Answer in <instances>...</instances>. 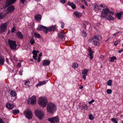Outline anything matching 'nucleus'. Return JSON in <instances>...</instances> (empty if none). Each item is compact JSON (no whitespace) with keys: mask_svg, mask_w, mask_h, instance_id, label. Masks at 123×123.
Here are the masks:
<instances>
[{"mask_svg":"<svg viewBox=\"0 0 123 123\" xmlns=\"http://www.w3.org/2000/svg\"><path fill=\"white\" fill-rule=\"evenodd\" d=\"M100 6L105 8L102 11V16L106 20H112L114 19V18L112 15L114 14L113 12L111 11L107 7L103 4Z\"/></svg>","mask_w":123,"mask_h":123,"instance_id":"nucleus-1","label":"nucleus"},{"mask_svg":"<svg viewBox=\"0 0 123 123\" xmlns=\"http://www.w3.org/2000/svg\"><path fill=\"white\" fill-rule=\"evenodd\" d=\"M47 109L49 113H53L56 110V106L54 103L49 102L47 105Z\"/></svg>","mask_w":123,"mask_h":123,"instance_id":"nucleus-2","label":"nucleus"},{"mask_svg":"<svg viewBox=\"0 0 123 123\" xmlns=\"http://www.w3.org/2000/svg\"><path fill=\"white\" fill-rule=\"evenodd\" d=\"M38 104L43 107H45L48 103L47 98L45 97H40L38 101Z\"/></svg>","mask_w":123,"mask_h":123,"instance_id":"nucleus-3","label":"nucleus"},{"mask_svg":"<svg viewBox=\"0 0 123 123\" xmlns=\"http://www.w3.org/2000/svg\"><path fill=\"white\" fill-rule=\"evenodd\" d=\"M35 115L40 119H42L44 117L43 111L41 110H37L35 111Z\"/></svg>","mask_w":123,"mask_h":123,"instance_id":"nucleus-4","label":"nucleus"},{"mask_svg":"<svg viewBox=\"0 0 123 123\" xmlns=\"http://www.w3.org/2000/svg\"><path fill=\"white\" fill-rule=\"evenodd\" d=\"M24 113L26 117L28 119H30L32 118V114L30 110L28 109L25 110Z\"/></svg>","mask_w":123,"mask_h":123,"instance_id":"nucleus-5","label":"nucleus"},{"mask_svg":"<svg viewBox=\"0 0 123 123\" xmlns=\"http://www.w3.org/2000/svg\"><path fill=\"white\" fill-rule=\"evenodd\" d=\"M8 43L11 48L13 50L15 49L17 47V44L15 41H13L9 40L8 41Z\"/></svg>","mask_w":123,"mask_h":123,"instance_id":"nucleus-6","label":"nucleus"},{"mask_svg":"<svg viewBox=\"0 0 123 123\" xmlns=\"http://www.w3.org/2000/svg\"><path fill=\"white\" fill-rule=\"evenodd\" d=\"M4 9L5 10V13L7 14L13 12L14 10V8L13 6H9L7 9H6V7L4 8Z\"/></svg>","mask_w":123,"mask_h":123,"instance_id":"nucleus-7","label":"nucleus"},{"mask_svg":"<svg viewBox=\"0 0 123 123\" xmlns=\"http://www.w3.org/2000/svg\"><path fill=\"white\" fill-rule=\"evenodd\" d=\"M48 120L51 123H58L59 122V119L57 116L49 118Z\"/></svg>","mask_w":123,"mask_h":123,"instance_id":"nucleus-8","label":"nucleus"},{"mask_svg":"<svg viewBox=\"0 0 123 123\" xmlns=\"http://www.w3.org/2000/svg\"><path fill=\"white\" fill-rule=\"evenodd\" d=\"M7 23L2 24L0 27V33H1L5 31L6 29L7 26Z\"/></svg>","mask_w":123,"mask_h":123,"instance_id":"nucleus-9","label":"nucleus"},{"mask_svg":"<svg viewBox=\"0 0 123 123\" xmlns=\"http://www.w3.org/2000/svg\"><path fill=\"white\" fill-rule=\"evenodd\" d=\"M30 101L32 105L35 104L37 102L36 96H32L30 99Z\"/></svg>","mask_w":123,"mask_h":123,"instance_id":"nucleus-10","label":"nucleus"},{"mask_svg":"<svg viewBox=\"0 0 123 123\" xmlns=\"http://www.w3.org/2000/svg\"><path fill=\"white\" fill-rule=\"evenodd\" d=\"M89 70L86 69L84 70L82 72V74L83 75L82 78L84 80H85L86 79V77L87 75V72Z\"/></svg>","mask_w":123,"mask_h":123,"instance_id":"nucleus-11","label":"nucleus"},{"mask_svg":"<svg viewBox=\"0 0 123 123\" xmlns=\"http://www.w3.org/2000/svg\"><path fill=\"white\" fill-rule=\"evenodd\" d=\"M38 50L36 51V50H33L32 51V53L33 54V58L35 60H36L37 59L36 58L37 55V53L39 52Z\"/></svg>","mask_w":123,"mask_h":123,"instance_id":"nucleus-12","label":"nucleus"},{"mask_svg":"<svg viewBox=\"0 0 123 123\" xmlns=\"http://www.w3.org/2000/svg\"><path fill=\"white\" fill-rule=\"evenodd\" d=\"M16 0H6L5 5L6 6H7L8 5L12 4L15 2Z\"/></svg>","mask_w":123,"mask_h":123,"instance_id":"nucleus-13","label":"nucleus"},{"mask_svg":"<svg viewBox=\"0 0 123 123\" xmlns=\"http://www.w3.org/2000/svg\"><path fill=\"white\" fill-rule=\"evenodd\" d=\"M65 34V33L63 32V31L62 30L61 32L58 33V36L59 38L62 39L64 37V34Z\"/></svg>","mask_w":123,"mask_h":123,"instance_id":"nucleus-14","label":"nucleus"},{"mask_svg":"<svg viewBox=\"0 0 123 123\" xmlns=\"http://www.w3.org/2000/svg\"><path fill=\"white\" fill-rule=\"evenodd\" d=\"M16 33L18 38L21 39L23 38V35L20 31H18L16 32Z\"/></svg>","mask_w":123,"mask_h":123,"instance_id":"nucleus-15","label":"nucleus"},{"mask_svg":"<svg viewBox=\"0 0 123 123\" xmlns=\"http://www.w3.org/2000/svg\"><path fill=\"white\" fill-rule=\"evenodd\" d=\"M50 63V62L48 60H44L42 61L43 65V66L49 65Z\"/></svg>","mask_w":123,"mask_h":123,"instance_id":"nucleus-16","label":"nucleus"},{"mask_svg":"<svg viewBox=\"0 0 123 123\" xmlns=\"http://www.w3.org/2000/svg\"><path fill=\"white\" fill-rule=\"evenodd\" d=\"M47 80L46 81H40L38 84L36 85V86L37 88H38L39 86H40L44 84H45L46 82H47Z\"/></svg>","mask_w":123,"mask_h":123,"instance_id":"nucleus-17","label":"nucleus"},{"mask_svg":"<svg viewBox=\"0 0 123 123\" xmlns=\"http://www.w3.org/2000/svg\"><path fill=\"white\" fill-rule=\"evenodd\" d=\"M91 49H89V54L88 55V57L90 58L91 59H92L93 58V53Z\"/></svg>","mask_w":123,"mask_h":123,"instance_id":"nucleus-18","label":"nucleus"},{"mask_svg":"<svg viewBox=\"0 0 123 123\" xmlns=\"http://www.w3.org/2000/svg\"><path fill=\"white\" fill-rule=\"evenodd\" d=\"M14 105H13L9 103H7L6 105V107L8 109H12L14 107Z\"/></svg>","mask_w":123,"mask_h":123,"instance_id":"nucleus-19","label":"nucleus"},{"mask_svg":"<svg viewBox=\"0 0 123 123\" xmlns=\"http://www.w3.org/2000/svg\"><path fill=\"white\" fill-rule=\"evenodd\" d=\"M4 57L1 55H0V65H2L4 64Z\"/></svg>","mask_w":123,"mask_h":123,"instance_id":"nucleus-20","label":"nucleus"},{"mask_svg":"<svg viewBox=\"0 0 123 123\" xmlns=\"http://www.w3.org/2000/svg\"><path fill=\"white\" fill-rule=\"evenodd\" d=\"M49 32L54 31L55 30L56 28L55 25H53L50 27H48Z\"/></svg>","mask_w":123,"mask_h":123,"instance_id":"nucleus-21","label":"nucleus"},{"mask_svg":"<svg viewBox=\"0 0 123 123\" xmlns=\"http://www.w3.org/2000/svg\"><path fill=\"white\" fill-rule=\"evenodd\" d=\"M67 3L68 5L71 7L72 9H74L76 8V5L74 3L68 2Z\"/></svg>","mask_w":123,"mask_h":123,"instance_id":"nucleus-22","label":"nucleus"},{"mask_svg":"<svg viewBox=\"0 0 123 123\" xmlns=\"http://www.w3.org/2000/svg\"><path fill=\"white\" fill-rule=\"evenodd\" d=\"M102 38V37L100 35H97L95 36L93 38H92L94 40L96 39L98 40H100Z\"/></svg>","mask_w":123,"mask_h":123,"instance_id":"nucleus-23","label":"nucleus"},{"mask_svg":"<svg viewBox=\"0 0 123 123\" xmlns=\"http://www.w3.org/2000/svg\"><path fill=\"white\" fill-rule=\"evenodd\" d=\"M74 14L77 17H79L81 16L82 14L81 13L76 11L74 12Z\"/></svg>","mask_w":123,"mask_h":123,"instance_id":"nucleus-24","label":"nucleus"},{"mask_svg":"<svg viewBox=\"0 0 123 123\" xmlns=\"http://www.w3.org/2000/svg\"><path fill=\"white\" fill-rule=\"evenodd\" d=\"M41 16L40 15H36L35 16V20L37 21H40L41 19Z\"/></svg>","mask_w":123,"mask_h":123,"instance_id":"nucleus-25","label":"nucleus"},{"mask_svg":"<svg viewBox=\"0 0 123 123\" xmlns=\"http://www.w3.org/2000/svg\"><path fill=\"white\" fill-rule=\"evenodd\" d=\"M6 14H7L6 13H5L4 11H3V12L0 13V19H2L5 17Z\"/></svg>","mask_w":123,"mask_h":123,"instance_id":"nucleus-26","label":"nucleus"},{"mask_svg":"<svg viewBox=\"0 0 123 123\" xmlns=\"http://www.w3.org/2000/svg\"><path fill=\"white\" fill-rule=\"evenodd\" d=\"M44 26L41 25H39L38 27L37 28V30L41 31L42 30Z\"/></svg>","mask_w":123,"mask_h":123,"instance_id":"nucleus-27","label":"nucleus"},{"mask_svg":"<svg viewBox=\"0 0 123 123\" xmlns=\"http://www.w3.org/2000/svg\"><path fill=\"white\" fill-rule=\"evenodd\" d=\"M42 31H43L44 33L47 34L48 32H49L48 27L47 28L46 27L44 26Z\"/></svg>","mask_w":123,"mask_h":123,"instance_id":"nucleus-28","label":"nucleus"},{"mask_svg":"<svg viewBox=\"0 0 123 123\" xmlns=\"http://www.w3.org/2000/svg\"><path fill=\"white\" fill-rule=\"evenodd\" d=\"M10 95L11 97H15V96L16 95V93L14 91H12L10 93Z\"/></svg>","mask_w":123,"mask_h":123,"instance_id":"nucleus-29","label":"nucleus"},{"mask_svg":"<svg viewBox=\"0 0 123 123\" xmlns=\"http://www.w3.org/2000/svg\"><path fill=\"white\" fill-rule=\"evenodd\" d=\"M123 12H119L117 13L116 15V16L119 19H120L121 18V15L123 14Z\"/></svg>","mask_w":123,"mask_h":123,"instance_id":"nucleus-30","label":"nucleus"},{"mask_svg":"<svg viewBox=\"0 0 123 123\" xmlns=\"http://www.w3.org/2000/svg\"><path fill=\"white\" fill-rule=\"evenodd\" d=\"M78 67V64L76 63H74L73 64L72 67L74 68H77Z\"/></svg>","mask_w":123,"mask_h":123,"instance_id":"nucleus-31","label":"nucleus"},{"mask_svg":"<svg viewBox=\"0 0 123 123\" xmlns=\"http://www.w3.org/2000/svg\"><path fill=\"white\" fill-rule=\"evenodd\" d=\"M111 60H109L110 62H114V60L117 59L116 57L114 56H113L110 58Z\"/></svg>","mask_w":123,"mask_h":123,"instance_id":"nucleus-32","label":"nucleus"},{"mask_svg":"<svg viewBox=\"0 0 123 123\" xmlns=\"http://www.w3.org/2000/svg\"><path fill=\"white\" fill-rule=\"evenodd\" d=\"M83 109L85 110H87L88 109V107L86 104H84L82 106Z\"/></svg>","mask_w":123,"mask_h":123,"instance_id":"nucleus-33","label":"nucleus"},{"mask_svg":"<svg viewBox=\"0 0 123 123\" xmlns=\"http://www.w3.org/2000/svg\"><path fill=\"white\" fill-rule=\"evenodd\" d=\"M12 112L14 114H18L19 112L18 110H12Z\"/></svg>","mask_w":123,"mask_h":123,"instance_id":"nucleus-34","label":"nucleus"},{"mask_svg":"<svg viewBox=\"0 0 123 123\" xmlns=\"http://www.w3.org/2000/svg\"><path fill=\"white\" fill-rule=\"evenodd\" d=\"M34 35L35 37L37 38H39L40 37V35L38 33L35 32L34 33Z\"/></svg>","mask_w":123,"mask_h":123,"instance_id":"nucleus-35","label":"nucleus"},{"mask_svg":"<svg viewBox=\"0 0 123 123\" xmlns=\"http://www.w3.org/2000/svg\"><path fill=\"white\" fill-rule=\"evenodd\" d=\"M82 36L84 37H85L86 36L87 34L86 32L84 31H83L82 32Z\"/></svg>","mask_w":123,"mask_h":123,"instance_id":"nucleus-36","label":"nucleus"},{"mask_svg":"<svg viewBox=\"0 0 123 123\" xmlns=\"http://www.w3.org/2000/svg\"><path fill=\"white\" fill-rule=\"evenodd\" d=\"M93 42L95 45H98L99 44V43L98 41H95L94 40H93Z\"/></svg>","mask_w":123,"mask_h":123,"instance_id":"nucleus-37","label":"nucleus"},{"mask_svg":"<svg viewBox=\"0 0 123 123\" xmlns=\"http://www.w3.org/2000/svg\"><path fill=\"white\" fill-rule=\"evenodd\" d=\"M89 118L90 120H92L94 119V117L92 115V114H90L89 116Z\"/></svg>","mask_w":123,"mask_h":123,"instance_id":"nucleus-38","label":"nucleus"},{"mask_svg":"<svg viewBox=\"0 0 123 123\" xmlns=\"http://www.w3.org/2000/svg\"><path fill=\"white\" fill-rule=\"evenodd\" d=\"M112 81L111 80H109L107 82V84L109 86H111V85Z\"/></svg>","mask_w":123,"mask_h":123,"instance_id":"nucleus-39","label":"nucleus"},{"mask_svg":"<svg viewBox=\"0 0 123 123\" xmlns=\"http://www.w3.org/2000/svg\"><path fill=\"white\" fill-rule=\"evenodd\" d=\"M30 82L28 80H27L25 81V84L26 85H29H29L30 84Z\"/></svg>","mask_w":123,"mask_h":123,"instance_id":"nucleus-40","label":"nucleus"},{"mask_svg":"<svg viewBox=\"0 0 123 123\" xmlns=\"http://www.w3.org/2000/svg\"><path fill=\"white\" fill-rule=\"evenodd\" d=\"M111 120L114 123H118L117 121L116 120V119L115 118H112L111 119Z\"/></svg>","mask_w":123,"mask_h":123,"instance_id":"nucleus-41","label":"nucleus"},{"mask_svg":"<svg viewBox=\"0 0 123 123\" xmlns=\"http://www.w3.org/2000/svg\"><path fill=\"white\" fill-rule=\"evenodd\" d=\"M106 92L108 94H110L111 93L112 91L111 89H108L106 90Z\"/></svg>","mask_w":123,"mask_h":123,"instance_id":"nucleus-42","label":"nucleus"},{"mask_svg":"<svg viewBox=\"0 0 123 123\" xmlns=\"http://www.w3.org/2000/svg\"><path fill=\"white\" fill-rule=\"evenodd\" d=\"M30 43L32 45L34 44L35 43L34 40L33 39H31L30 41Z\"/></svg>","mask_w":123,"mask_h":123,"instance_id":"nucleus-43","label":"nucleus"},{"mask_svg":"<svg viewBox=\"0 0 123 123\" xmlns=\"http://www.w3.org/2000/svg\"><path fill=\"white\" fill-rule=\"evenodd\" d=\"M15 99V97H11V98L9 99V101L11 102H12L14 101Z\"/></svg>","mask_w":123,"mask_h":123,"instance_id":"nucleus-44","label":"nucleus"},{"mask_svg":"<svg viewBox=\"0 0 123 123\" xmlns=\"http://www.w3.org/2000/svg\"><path fill=\"white\" fill-rule=\"evenodd\" d=\"M60 1L63 4H64L66 2V0H60Z\"/></svg>","mask_w":123,"mask_h":123,"instance_id":"nucleus-45","label":"nucleus"},{"mask_svg":"<svg viewBox=\"0 0 123 123\" xmlns=\"http://www.w3.org/2000/svg\"><path fill=\"white\" fill-rule=\"evenodd\" d=\"M16 31V28L14 27H13L12 28V32H14Z\"/></svg>","mask_w":123,"mask_h":123,"instance_id":"nucleus-46","label":"nucleus"},{"mask_svg":"<svg viewBox=\"0 0 123 123\" xmlns=\"http://www.w3.org/2000/svg\"><path fill=\"white\" fill-rule=\"evenodd\" d=\"M119 42V41L118 40H117L114 43V45L115 46H116L118 44V43Z\"/></svg>","mask_w":123,"mask_h":123,"instance_id":"nucleus-47","label":"nucleus"},{"mask_svg":"<svg viewBox=\"0 0 123 123\" xmlns=\"http://www.w3.org/2000/svg\"><path fill=\"white\" fill-rule=\"evenodd\" d=\"M94 101V100L93 99H92L91 101L89 102L88 103L90 104H91Z\"/></svg>","mask_w":123,"mask_h":123,"instance_id":"nucleus-48","label":"nucleus"},{"mask_svg":"<svg viewBox=\"0 0 123 123\" xmlns=\"http://www.w3.org/2000/svg\"><path fill=\"white\" fill-rule=\"evenodd\" d=\"M61 24L62 25H61V27L62 28H64V22H61Z\"/></svg>","mask_w":123,"mask_h":123,"instance_id":"nucleus-49","label":"nucleus"},{"mask_svg":"<svg viewBox=\"0 0 123 123\" xmlns=\"http://www.w3.org/2000/svg\"><path fill=\"white\" fill-rule=\"evenodd\" d=\"M120 32V31H118V32H116V33H114V34H113V36H116V35L117 34H118V33H119Z\"/></svg>","mask_w":123,"mask_h":123,"instance_id":"nucleus-50","label":"nucleus"},{"mask_svg":"<svg viewBox=\"0 0 123 123\" xmlns=\"http://www.w3.org/2000/svg\"><path fill=\"white\" fill-rule=\"evenodd\" d=\"M17 66L19 67H20L21 66V63H18L17 64Z\"/></svg>","mask_w":123,"mask_h":123,"instance_id":"nucleus-51","label":"nucleus"},{"mask_svg":"<svg viewBox=\"0 0 123 123\" xmlns=\"http://www.w3.org/2000/svg\"><path fill=\"white\" fill-rule=\"evenodd\" d=\"M4 121L1 118H0V123H4Z\"/></svg>","mask_w":123,"mask_h":123,"instance_id":"nucleus-52","label":"nucleus"},{"mask_svg":"<svg viewBox=\"0 0 123 123\" xmlns=\"http://www.w3.org/2000/svg\"><path fill=\"white\" fill-rule=\"evenodd\" d=\"M92 40H94V39H93L92 38L89 40L88 41L89 42H91Z\"/></svg>","mask_w":123,"mask_h":123,"instance_id":"nucleus-53","label":"nucleus"},{"mask_svg":"<svg viewBox=\"0 0 123 123\" xmlns=\"http://www.w3.org/2000/svg\"><path fill=\"white\" fill-rule=\"evenodd\" d=\"M123 51V49H122L119 50L118 51V52L119 53H121Z\"/></svg>","mask_w":123,"mask_h":123,"instance_id":"nucleus-54","label":"nucleus"},{"mask_svg":"<svg viewBox=\"0 0 123 123\" xmlns=\"http://www.w3.org/2000/svg\"><path fill=\"white\" fill-rule=\"evenodd\" d=\"M25 0H21V2L23 4L25 3Z\"/></svg>","mask_w":123,"mask_h":123,"instance_id":"nucleus-55","label":"nucleus"},{"mask_svg":"<svg viewBox=\"0 0 123 123\" xmlns=\"http://www.w3.org/2000/svg\"><path fill=\"white\" fill-rule=\"evenodd\" d=\"M84 4H85L86 6H87V4L86 3V1L85 0H84Z\"/></svg>","mask_w":123,"mask_h":123,"instance_id":"nucleus-56","label":"nucleus"},{"mask_svg":"<svg viewBox=\"0 0 123 123\" xmlns=\"http://www.w3.org/2000/svg\"><path fill=\"white\" fill-rule=\"evenodd\" d=\"M42 56V55L41 54H39V56H38V58H40L41 56Z\"/></svg>","mask_w":123,"mask_h":123,"instance_id":"nucleus-57","label":"nucleus"},{"mask_svg":"<svg viewBox=\"0 0 123 123\" xmlns=\"http://www.w3.org/2000/svg\"><path fill=\"white\" fill-rule=\"evenodd\" d=\"M80 7L83 9H84L85 8V6H81Z\"/></svg>","mask_w":123,"mask_h":123,"instance_id":"nucleus-58","label":"nucleus"},{"mask_svg":"<svg viewBox=\"0 0 123 123\" xmlns=\"http://www.w3.org/2000/svg\"><path fill=\"white\" fill-rule=\"evenodd\" d=\"M20 74L22 75V71L21 70L20 71H19Z\"/></svg>","mask_w":123,"mask_h":123,"instance_id":"nucleus-59","label":"nucleus"},{"mask_svg":"<svg viewBox=\"0 0 123 123\" xmlns=\"http://www.w3.org/2000/svg\"><path fill=\"white\" fill-rule=\"evenodd\" d=\"M83 27H84V28H85L86 27V26H85V24L84 23H83Z\"/></svg>","mask_w":123,"mask_h":123,"instance_id":"nucleus-60","label":"nucleus"},{"mask_svg":"<svg viewBox=\"0 0 123 123\" xmlns=\"http://www.w3.org/2000/svg\"><path fill=\"white\" fill-rule=\"evenodd\" d=\"M40 58H38V62H40Z\"/></svg>","mask_w":123,"mask_h":123,"instance_id":"nucleus-61","label":"nucleus"},{"mask_svg":"<svg viewBox=\"0 0 123 123\" xmlns=\"http://www.w3.org/2000/svg\"><path fill=\"white\" fill-rule=\"evenodd\" d=\"M83 87L82 86H81L80 87V89H82Z\"/></svg>","mask_w":123,"mask_h":123,"instance_id":"nucleus-62","label":"nucleus"},{"mask_svg":"<svg viewBox=\"0 0 123 123\" xmlns=\"http://www.w3.org/2000/svg\"><path fill=\"white\" fill-rule=\"evenodd\" d=\"M6 62L8 63V59L7 58H6Z\"/></svg>","mask_w":123,"mask_h":123,"instance_id":"nucleus-63","label":"nucleus"},{"mask_svg":"<svg viewBox=\"0 0 123 123\" xmlns=\"http://www.w3.org/2000/svg\"><path fill=\"white\" fill-rule=\"evenodd\" d=\"M31 61H33V59H31Z\"/></svg>","mask_w":123,"mask_h":123,"instance_id":"nucleus-64","label":"nucleus"}]
</instances>
